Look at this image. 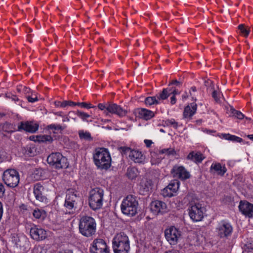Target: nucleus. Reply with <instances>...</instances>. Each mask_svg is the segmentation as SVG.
<instances>
[{
    "label": "nucleus",
    "mask_w": 253,
    "mask_h": 253,
    "mask_svg": "<svg viewBox=\"0 0 253 253\" xmlns=\"http://www.w3.org/2000/svg\"><path fill=\"white\" fill-rule=\"evenodd\" d=\"M95 165L101 169H107L111 167V158L107 149L99 148L93 154Z\"/></svg>",
    "instance_id": "nucleus-1"
},
{
    "label": "nucleus",
    "mask_w": 253,
    "mask_h": 253,
    "mask_svg": "<svg viewBox=\"0 0 253 253\" xmlns=\"http://www.w3.org/2000/svg\"><path fill=\"white\" fill-rule=\"evenodd\" d=\"M112 244L114 253H128L130 249L128 237L124 232L118 233L114 237Z\"/></svg>",
    "instance_id": "nucleus-2"
},
{
    "label": "nucleus",
    "mask_w": 253,
    "mask_h": 253,
    "mask_svg": "<svg viewBox=\"0 0 253 253\" xmlns=\"http://www.w3.org/2000/svg\"><path fill=\"white\" fill-rule=\"evenodd\" d=\"M96 224L93 218L89 216H84L80 220L79 231L84 236L90 237L96 232Z\"/></svg>",
    "instance_id": "nucleus-3"
},
{
    "label": "nucleus",
    "mask_w": 253,
    "mask_h": 253,
    "mask_svg": "<svg viewBox=\"0 0 253 253\" xmlns=\"http://www.w3.org/2000/svg\"><path fill=\"white\" fill-rule=\"evenodd\" d=\"M138 205L136 197L132 195H128L122 202V211L125 214L134 216L137 213Z\"/></svg>",
    "instance_id": "nucleus-4"
},
{
    "label": "nucleus",
    "mask_w": 253,
    "mask_h": 253,
    "mask_svg": "<svg viewBox=\"0 0 253 253\" xmlns=\"http://www.w3.org/2000/svg\"><path fill=\"white\" fill-rule=\"evenodd\" d=\"M104 190L99 187L91 189L89 192V205L91 209L95 211L100 209L102 206Z\"/></svg>",
    "instance_id": "nucleus-5"
},
{
    "label": "nucleus",
    "mask_w": 253,
    "mask_h": 253,
    "mask_svg": "<svg viewBox=\"0 0 253 253\" xmlns=\"http://www.w3.org/2000/svg\"><path fill=\"white\" fill-rule=\"evenodd\" d=\"M47 163L55 169H67L69 163L67 159L60 153H52L47 158Z\"/></svg>",
    "instance_id": "nucleus-6"
},
{
    "label": "nucleus",
    "mask_w": 253,
    "mask_h": 253,
    "mask_svg": "<svg viewBox=\"0 0 253 253\" xmlns=\"http://www.w3.org/2000/svg\"><path fill=\"white\" fill-rule=\"evenodd\" d=\"M19 174L14 169L5 170L2 175V180L4 183L8 187L14 188L19 183Z\"/></svg>",
    "instance_id": "nucleus-7"
},
{
    "label": "nucleus",
    "mask_w": 253,
    "mask_h": 253,
    "mask_svg": "<svg viewBox=\"0 0 253 253\" xmlns=\"http://www.w3.org/2000/svg\"><path fill=\"white\" fill-rule=\"evenodd\" d=\"M188 214L190 218L194 222L201 221L204 217L205 208L200 203L190 204L188 208Z\"/></svg>",
    "instance_id": "nucleus-8"
},
{
    "label": "nucleus",
    "mask_w": 253,
    "mask_h": 253,
    "mask_svg": "<svg viewBox=\"0 0 253 253\" xmlns=\"http://www.w3.org/2000/svg\"><path fill=\"white\" fill-rule=\"evenodd\" d=\"M79 198L74 192L68 190L66 194V199L64 203V207L67 209V211L69 213H74L77 208V202Z\"/></svg>",
    "instance_id": "nucleus-9"
},
{
    "label": "nucleus",
    "mask_w": 253,
    "mask_h": 253,
    "mask_svg": "<svg viewBox=\"0 0 253 253\" xmlns=\"http://www.w3.org/2000/svg\"><path fill=\"white\" fill-rule=\"evenodd\" d=\"M171 89L169 90L168 88H164L161 92L156 96L146 97L144 102L147 105L158 104L160 103L161 100H165L169 96V91Z\"/></svg>",
    "instance_id": "nucleus-10"
},
{
    "label": "nucleus",
    "mask_w": 253,
    "mask_h": 253,
    "mask_svg": "<svg viewBox=\"0 0 253 253\" xmlns=\"http://www.w3.org/2000/svg\"><path fill=\"white\" fill-rule=\"evenodd\" d=\"M180 235V232L174 226H171L165 231L166 239L170 245H176Z\"/></svg>",
    "instance_id": "nucleus-11"
},
{
    "label": "nucleus",
    "mask_w": 253,
    "mask_h": 253,
    "mask_svg": "<svg viewBox=\"0 0 253 253\" xmlns=\"http://www.w3.org/2000/svg\"><path fill=\"white\" fill-rule=\"evenodd\" d=\"M90 250L91 253H109L105 242L102 239H95Z\"/></svg>",
    "instance_id": "nucleus-12"
},
{
    "label": "nucleus",
    "mask_w": 253,
    "mask_h": 253,
    "mask_svg": "<svg viewBox=\"0 0 253 253\" xmlns=\"http://www.w3.org/2000/svg\"><path fill=\"white\" fill-rule=\"evenodd\" d=\"M171 173L174 178L185 180L190 177V174L183 166L175 165L171 170Z\"/></svg>",
    "instance_id": "nucleus-13"
},
{
    "label": "nucleus",
    "mask_w": 253,
    "mask_h": 253,
    "mask_svg": "<svg viewBox=\"0 0 253 253\" xmlns=\"http://www.w3.org/2000/svg\"><path fill=\"white\" fill-rule=\"evenodd\" d=\"M238 208L241 213L246 217L252 218L253 217V204L246 200L240 202Z\"/></svg>",
    "instance_id": "nucleus-14"
},
{
    "label": "nucleus",
    "mask_w": 253,
    "mask_h": 253,
    "mask_svg": "<svg viewBox=\"0 0 253 253\" xmlns=\"http://www.w3.org/2000/svg\"><path fill=\"white\" fill-rule=\"evenodd\" d=\"M30 234L31 237L37 241L44 240L47 236L46 231L41 228H38L35 226L30 229Z\"/></svg>",
    "instance_id": "nucleus-15"
},
{
    "label": "nucleus",
    "mask_w": 253,
    "mask_h": 253,
    "mask_svg": "<svg viewBox=\"0 0 253 253\" xmlns=\"http://www.w3.org/2000/svg\"><path fill=\"white\" fill-rule=\"evenodd\" d=\"M34 194L36 200L41 203L46 204L47 199L44 193V188L40 183H36L34 186Z\"/></svg>",
    "instance_id": "nucleus-16"
},
{
    "label": "nucleus",
    "mask_w": 253,
    "mask_h": 253,
    "mask_svg": "<svg viewBox=\"0 0 253 253\" xmlns=\"http://www.w3.org/2000/svg\"><path fill=\"white\" fill-rule=\"evenodd\" d=\"M150 209L151 211L155 214H163L167 211L166 204L159 200L152 201L150 204Z\"/></svg>",
    "instance_id": "nucleus-17"
},
{
    "label": "nucleus",
    "mask_w": 253,
    "mask_h": 253,
    "mask_svg": "<svg viewBox=\"0 0 253 253\" xmlns=\"http://www.w3.org/2000/svg\"><path fill=\"white\" fill-rule=\"evenodd\" d=\"M179 182L177 180L172 181L168 186L163 190V195L165 197H172L179 188Z\"/></svg>",
    "instance_id": "nucleus-18"
},
{
    "label": "nucleus",
    "mask_w": 253,
    "mask_h": 253,
    "mask_svg": "<svg viewBox=\"0 0 253 253\" xmlns=\"http://www.w3.org/2000/svg\"><path fill=\"white\" fill-rule=\"evenodd\" d=\"M39 128V125L33 122H21L18 130H24L27 132L34 133Z\"/></svg>",
    "instance_id": "nucleus-19"
},
{
    "label": "nucleus",
    "mask_w": 253,
    "mask_h": 253,
    "mask_svg": "<svg viewBox=\"0 0 253 253\" xmlns=\"http://www.w3.org/2000/svg\"><path fill=\"white\" fill-rule=\"evenodd\" d=\"M218 234L220 238L226 237L230 235L232 232L231 226L228 223H222L219 224L217 228Z\"/></svg>",
    "instance_id": "nucleus-20"
},
{
    "label": "nucleus",
    "mask_w": 253,
    "mask_h": 253,
    "mask_svg": "<svg viewBox=\"0 0 253 253\" xmlns=\"http://www.w3.org/2000/svg\"><path fill=\"white\" fill-rule=\"evenodd\" d=\"M152 183L150 180H142L139 184V192L141 195H145L152 189Z\"/></svg>",
    "instance_id": "nucleus-21"
},
{
    "label": "nucleus",
    "mask_w": 253,
    "mask_h": 253,
    "mask_svg": "<svg viewBox=\"0 0 253 253\" xmlns=\"http://www.w3.org/2000/svg\"><path fill=\"white\" fill-rule=\"evenodd\" d=\"M197 108V105L195 102L188 105L184 108L183 114V117L184 118L191 119L192 117L195 114Z\"/></svg>",
    "instance_id": "nucleus-22"
},
{
    "label": "nucleus",
    "mask_w": 253,
    "mask_h": 253,
    "mask_svg": "<svg viewBox=\"0 0 253 253\" xmlns=\"http://www.w3.org/2000/svg\"><path fill=\"white\" fill-rule=\"evenodd\" d=\"M115 114L120 117L124 116L126 115L127 112L123 109L120 106L115 104L110 103L109 107V113Z\"/></svg>",
    "instance_id": "nucleus-23"
},
{
    "label": "nucleus",
    "mask_w": 253,
    "mask_h": 253,
    "mask_svg": "<svg viewBox=\"0 0 253 253\" xmlns=\"http://www.w3.org/2000/svg\"><path fill=\"white\" fill-rule=\"evenodd\" d=\"M128 156L130 159L135 163H141L144 160L141 152L137 150H131Z\"/></svg>",
    "instance_id": "nucleus-24"
},
{
    "label": "nucleus",
    "mask_w": 253,
    "mask_h": 253,
    "mask_svg": "<svg viewBox=\"0 0 253 253\" xmlns=\"http://www.w3.org/2000/svg\"><path fill=\"white\" fill-rule=\"evenodd\" d=\"M136 112L140 118L145 120H149L154 116L153 112L144 108H138L137 109Z\"/></svg>",
    "instance_id": "nucleus-25"
},
{
    "label": "nucleus",
    "mask_w": 253,
    "mask_h": 253,
    "mask_svg": "<svg viewBox=\"0 0 253 253\" xmlns=\"http://www.w3.org/2000/svg\"><path fill=\"white\" fill-rule=\"evenodd\" d=\"M205 157L200 152H191L187 156L188 160H191L196 163H200L204 160Z\"/></svg>",
    "instance_id": "nucleus-26"
},
{
    "label": "nucleus",
    "mask_w": 253,
    "mask_h": 253,
    "mask_svg": "<svg viewBox=\"0 0 253 253\" xmlns=\"http://www.w3.org/2000/svg\"><path fill=\"white\" fill-rule=\"evenodd\" d=\"M211 171L214 170L218 174L223 175L225 173L226 169L225 167H222L219 163L212 164L211 167Z\"/></svg>",
    "instance_id": "nucleus-27"
},
{
    "label": "nucleus",
    "mask_w": 253,
    "mask_h": 253,
    "mask_svg": "<svg viewBox=\"0 0 253 253\" xmlns=\"http://www.w3.org/2000/svg\"><path fill=\"white\" fill-rule=\"evenodd\" d=\"M238 31L241 36L246 38L250 32V28L246 25L241 24L238 25Z\"/></svg>",
    "instance_id": "nucleus-28"
},
{
    "label": "nucleus",
    "mask_w": 253,
    "mask_h": 253,
    "mask_svg": "<svg viewBox=\"0 0 253 253\" xmlns=\"http://www.w3.org/2000/svg\"><path fill=\"white\" fill-rule=\"evenodd\" d=\"M35 141L39 142L51 143L53 141V139L50 135H38L37 136L36 140Z\"/></svg>",
    "instance_id": "nucleus-29"
},
{
    "label": "nucleus",
    "mask_w": 253,
    "mask_h": 253,
    "mask_svg": "<svg viewBox=\"0 0 253 253\" xmlns=\"http://www.w3.org/2000/svg\"><path fill=\"white\" fill-rule=\"evenodd\" d=\"M33 215L37 219H44L46 216V212L44 210L37 209L34 211Z\"/></svg>",
    "instance_id": "nucleus-30"
},
{
    "label": "nucleus",
    "mask_w": 253,
    "mask_h": 253,
    "mask_svg": "<svg viewBox=\"0 0 253 253\" xmlns=\"http://www.w3.org/2000/svg\"><path fill=\"white\" fill-rule=\"evenodd\" d=\"M137 169L134 168H128L127 170L126 175L128 178L133 179L136 178L137 175Z\"/></svg>",
    "instance_id": "nucleus-31"
},
{
    "label": "nucleus",
    "mask_w": 253,
    "mask_h": 253,
    "mask_svg": "<svg viewBox=\"0 0 253 253\" xmlns=\"http://www.w3.org/2000/svg\"><path fill=\"white\" fill-rule=\"evenodd\" d=\"M1 129L5 132L8 133H11L13 131V125L8 122H5L4 124L1 125Z\"/></svg>",
    "instance_id": "nucleus-32"
},
{
    "label": "nucleus",
    "mask_w": 253,
    "mask_h": 253,
    "mask_svg": "<svg viewBox=\"0 0 253 253\" xmlns=\"http://www.w3.org/2000/svg\"><path fill=\"white\" fill-rule=\"evenodd\" d=\"M79 136L81 139H84L85 140H88L91 141L92 140V138L91 136V134L89 132L85 131L84 132V131H80L79 133Z\"/></svg>",
    "instance_id": "nucleus-33"
},
{
    "label": "nucleus",
    "mask_w": 253,
    "mask_h": 253,
    "mask_svg": "<svg viewBox=\"0 0 253 253\" xmlns=\"http://www.w3.org/2000/svg\"><path fill=\"white\" fill-rule=\"evenodd\" d=\"M164 125L168 126H172L175 129L178 127V124L174 119H168L165 121Z\"/></svg>",
    "instance_id": "nucleus-34"
},
{
    "label": "nucleus",
    "mask_w": 253,
    "mask_h": 253,
    "mask_svg": "<svg viewBox=\"0 0 253 253\" xmlns=\"http://www.w3.org/2000/svg\"><path fill=\"white\" fill-rule=\"evenodd\" d=\"M25 154L28 156H33L35 155L36 149L34 147L31 146H27L25 148Z\"/></svg>",
    "instance_id": "nucleus-35"
},
{
    "label": "nucleus",
    "mask_w": 253,
    "mask_h": 253,
    "mask_svg": "<svg viewBox=\"0 0 253 253\" xmlns=\"http://www.w3.org/2000/svg\"><path fill=\"white\" fill-rule=\"evenodd\" d=\"M110 104L109 103H99L98 104V107L100 110L103 111L106 115H108L109 114V107H110Z\"/></svg>",
    "instance_id": "nucleus-36"
},
{
    "label": "nucleus",
    "mask_w": 253,
    "mask_h": 253,
    "mask_svg": "<svg viewBox=\"0 0 253 253\" xmlns=\"http://www.w3.org/2000/svg\"><path fill=\"white\" fill-rule=\"evenodd\" d=\"M242 120H244V122L241 123V124H245L247 122L248 123L250 122L251 119L245 117L243 114H242L240 111H238V123H239Z\"/></svg>",
    "instance_id": "nucleus-37"
},
{
    "label": "nucleus",
    "mask_w": 253,
    "mask_h": 253,
    "mask_svg": "<svg viewBox=\"0 0 253 253\" xmlns=\"http://www.w3.org/2000/svg\"><path fill=\"white\" fill-rule=\"evenodd\" d=\"M44 171L42 169H36L33 174L34 175V178L36 179V180H39L42 178V174L43 173Z\"/></svg>",
    "instance_id": "nucleus-38"
},
{
    "label": "nucleus",
    "mask_w": 253,
    "mask_h": 253,
    "mask_svg": "<svg viewBox=\"0 0 253 253\" xmlns=\"http://www.w3.org/2000/svg\"><path fill=\"white\" fill-rule=\"evenodd\" d=\"M119 151L121 153L122 155H129V153L131 149L128 147L122 146L118 148Z\"/></svg>",
    "instance_id": "nucleus-39"
},
{
    "label": "nucleus",
    "mask_w": 253,
    "mask_h": 253,
    "mask_svg": "<svg viewBox=\"0 0 253 253\" xmlns=\"http://www.w3.org/2000/svg\"><path fill=\"white\" fill-rule=\"evenodd\" d=\"M160 153L161 154L166 153L168 155H174L176 153L175 150L171 148L163 149L160 151Z\"/></svg>",
    "instance_id": "nucleus-40"
},
{
    "label": "nucleus",
    "mask_w": 253,
    "mask_h": 253,
    "mask_svg": "<svg viewBox=\"0 0 253 253\" xmlns=\"http://www.w3.org/2000/svg\"><path fill=\"white\" fill-rule=\"evenodd\" d=\"M47 128L48 129H54V130H60L62 131L65 128L64 127H63L60 125H55V124H51L47 126Z\"/></svg>",
    "instance_id": "nucleus-41"
},
{
    "label": "nucleus",
    "mask_w": 253,
    "mask_h": 253,
    "mask_svg": "<svg viewBox=\"0 0 253 253\" xmlns=\"http://www.w3.org/2000/svg\"><path fill=\"white\" fill-rule=\"evenodd\" d=\"M222 135L223 137L225 139L233 141H237V136L235 135H232L229 133L223 134Z\"/></svg>",
    "instance_id": "nucleus-42"
},
{
    "label": "nucleus",
    "mask_w": 253,
    "mask_h": 253,
    "mask_svg": "<svg viewBox=\"0 0 253 253\" xmlns=\"http://www.w3.org/2000/svg\"><path fill=\"white\" fill-rule=\"evenodd\" d=\"M76 114L78 116L80 117L82 120H85L86 118H89L90 116L84 112L78 110L76 112Z\"/></svg>",
    "instance_id": "nucleus-43"
},
{
    "label": "nucleus",
    "mask_w": 253,
    "mask_h": 253,
    "mask_svg": "<svg viewBox=\"0 0 253 253\" xmlns=\"http://www.w3.org/2000/svg\"><path fill=\"white\" fill-rule=\"evenodd\" d=\"M76 105L80 106L82 108H87V109L92 108L95 107V106H92L90 103H87L86 102H78V103H76Z\"/></svg>",
    "instance_id": "nucleus-44"
},
{
    "label": "nucleus",
    "mask_w": 253,
    "mask_h": 253,
    "mask_svg": "<svg viewBox=\"0 0 253 253\" xmlns=\"http://www.w3.org/2000/svg\"><path fill=\"white\" fill-rule=\"evenodd\" d=\"M227 113L230 116H233L237 114V111L234 109L232 106H229L227 108Z\"/></svg>",
    "instance_id": "nucleus-45"
},
{
    "label": "nucleus",
    "mask_w": 253,
    "mask_h": 253,
    "mask_svg": "<svg viewBox=\"0 0 253 253\" xmlns=\"http://www.w3.org/2000/svg\"><path fill=\"white\" fill-rule=\"evenodd\" d=\"M75 105H76V103H75L73 101H72L70 100L64 101L62 102V104H61V107L64 108L67 106H75Z\"/></svg>",
    "instance_id": "nucleus-46"
},
{
    "label": "nucleus",
    "mask_w": 253,
    "mask_h": 253,
    "mask_svg": "<svg viewBox=\"0 0 253 253\" xmlns=\"http://www.w3.org/2000/svg\"><path fill=\"white\" fill-rule=\"evenodd\" d=\"M244 249L245 251L252 252L253 250V243H249L244 245Z\"/></svg>",
    "instance_id": "nucleus-47"
},
{
    "label": "nucleus",
    "mask_w": 253,
    "mask_h": 253,
    "mask_svg": "<svg viewBox=\"0 0 253 253\" xmlns=\"http://www.w3.org/2000/svg\"><path fill=\"white\" fill-rule=\"evenodd\" d=\"M5 159V152L2 149H0V163L2 162Z\"/></svg>",
    "instance_id": "nucleus-48"
},
{
    "label": "nucleus",
    "mask_w": 253,
    "mask_h": 253,
    "mask_svg": "<svg viewBox=\"0 0 253 253\" xmlns=\"http://www.w3.org/2000/svg\"><path fill=\"white\" fill-rule=\"evenodd\" d=\"M182 84V82L181 81H177L176 80H172L169 84V85L170 86L172 84H175L177 86H180Z\"/></svg>",
    "instance_id": "nucleus-49"
},
{
    "label": "nucleus",
    "mask_w": 253,
    "mask_h": 253,
    "mask_svg": "<svg viewBox=\"0 0 253 253\" xmlns=\"http://www.w3.org/2000/svg\"><path fill=\"white\" fill-rule=\"evenodd\" d=\"M26 97L29 102L33 103L38 100V98L36 95L33 97L31 96H27Z\"/></svg>",
    "instance_id": "nucleus-50"
},
{
    "label": "nucleus",
    "mask_w": 253,
    "mask_h": 253,
    "mask_svg": "<svg viewBox=\"0 0 253 253\" xmlns=\"http://www.w3.org/2000/svg\"><path fill=\"white\" fill-rule=\"evenodd\" d=\"M5 189L3 185L0 183V198L2 197L4 195Z\"/></svg>",
    "instance_id": "nucleus-51"
},
{
    "label": "nucleus",
    "mask_w": 253,
    "mask_h": 253,
    "mask_svg": "<svg viewBox=\"0 0 253 253\" xmlns=\"http://www.w3.org/2000/svg\"><path fill=\"white\" fill-rule=\"evenodd\" d=\"M168 89H171V90L169 91V95L170 94H172V95H174V96H175V95L179 94V92L175 88L172 87L171 88H168Z\"/></svg>",
    "instance_id": "nucleus-52"
},
{
    "label": "nucleus",
    "mask_w": 253,
    "mask_h": 253,
    "mask_svg": "<svg viewBox=\"0 0 253 253\" xmlns=\"http://www.w3.org/2000/svg\"><path fill=\"white\" fill-rule=\"evenodd\" d=\"M205 85L207 86H211V89H213V83L211 80H207L205 81Z\"/></svg>",
    "instance_id": "nucleus-53"
},
{
    "label": "nucleus",
    "mask_w": 253,
    "mask_h": 253,
    "mask_svg": "<svg viewBox=\"0 0 253 253\" xmlns=\"http://www.w3.org/2000/svg\"><path fill=\"white\" fill-rule=\"evenodd\" d=\"M212 97L216 101L219 100V98L218 97L217 92L216 91L213 90L212 93Z\"/></svg>",
    "instance_id": "nucleus-54"
},
{
    "label": "nucleus",
    "mask_w": 253,
    "mask_h": 253,
    "mask_svg": "<svg viewBox=\"0 0 253 253\" xmlns=\"http://www.w3.org/2000/svg\"><path fill=\"white\" fill-rule=\"evenodd\" d=\"M77 115L76 114V113H75V112L74 111H70L69 113H68V116H69V118H71L74 120H75V115Z\"/></svg>",
    "instance_id": "nucleus-55"
},
{
    "label": "nucleus",
    "mask_w": 253,
    "mask_h": 253,
    "mask_svg": "<svg viewBox=\"0 0 253 253\" xmlns=\"http://www.w3.org/2000/svg\"><path fill=\"white\" fill-rule=\"evenodd\" d=\"M144 143L147 147H150L153 142L150 140L146 139L144 140Z\"/></svg>",
    "instance_id": "nucleus-56"
},
{
    "label": "nucleus",
    "mask_w": 253,
    "mask_h": 253,
    "mask_svg": "<svg viewBox=\"0 0 253 253\" xmlns=\"http://www.w3.org/2000/svg\"><path fill=\"white\" fill-rule=\"evenodd\" d=\"M176 101V99L175 96L174 95H172V96L170 97V103L171 105H173L175 104Z\"/></svg>",
    "instance_id": "nucleus-57"
},
{
    "label": "nucleus",
    "mask_w": 253,
    "mask_h": 253,
    "mask_svg": "<svg viewBox=\"0 0 253 253\" xmlns=\"http://www.w3.org/2000/svg\"><path fill=\"white\" fill-rule=\"evenodd\" d=\"M62 118H63V120H62V121L63 122H68L69 121V117L66 115H63L62 116Z\"/></svg>",
    "instance_id": "nucleus-58"
},
{
    "label": "nucleus",
    "mask_w": 253,
    "mask_h": 253,
    "mask_svg": "<svg viewBox=\"0 0 253 253\" xmlns=\"http://www.w3.org/2000/svg\"><path fill=\"white\" fill-rule=\"evenodd\" d=\"M30 90H31V89L29 88H28L25 86L24 87V91L25 93H26V94L29 93Z\"/></svg>",
    "instance_id": "nucleus-59"
},
{
    "label": "nucleus",
    "mask_w": 253,
    "mask_h": 253,
    "mask_svg": "<svg viewBox=\"0 0 253 253\" xmlns=\"http://www.w3.org/2000/svg\"><path fill=\"white\" fill-rule=\"evenodd\" d=\"M61 104H62V102H60V101H55L54 102V104L56 106H57V107H61Z\"/></svg>",
    "instance_id": "nucleus-60"
},
{
    "label": "nucleus",
    "mask_w": 253,
    "mask_h": 253,
    "mask_svg": "<svg viewBox=\"0 0 253 253\" xmlns=\"http://www.w3.org/2000/svg\"><path fill=\"white\" fill-rule=\"evenodd\" d=\"M54 114L55 115H57V116H61L62 117L63 115H62V112H55L54 113Z\"/></svg>",
    "instance_id": "nucleus-61"
},
{
    "label": "nucleus",
    "mask_w": 253,
    "mask_h": 253,
    "mask_svg": "<svg viewBox=\"0 0 253 253\" xmlns=\"http://www.w3.org/2000/svg\"><path fill=\"white\" fill-rule=\"evenodd\" d=\"M165 253H179L176 250H172L169 252H166Z\"/></svg>",
    "instance_id": "nucleus-62"
},
{
    "label": "nucleus",
    "mask_w": 253,
    "mask_h": 253,
    "mask_svg": "<svg viewBox=\"0 0 253 253\" xmlns=\"http://www.w3.org/2000/svg\"><path fill=\"white\" fill-rule=\"evenodd\" d=\"M248 137L253 141V134L248 135Z\"/></svg>",
    "instance_id": "nucleus-63"
},
{
    "label": "nucleus",
    "mask_w": 253,
    "mask_h": 253,
    "mask_svg": "<svg viewBox=\"0 0 253 253\" xmlns=\"http://www.w3.org/2000/svg\"><path fill=\"white\" fill-rule=\"evenodd\" d=\"M191 89L193 91H196L197 90V89H196V87L195 86H192L191 87Z\"/></svg>",
    "instance_id": "nucleus-64"
}]
</instances>
